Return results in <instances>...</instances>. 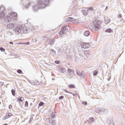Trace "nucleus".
I'll use <instances>...</instances> for the list:
<instances>
[{"instance_id": "nucleus-1", "label": "nucleus", "mask_w": 125, "mask_h": 125, "mask_svg": "<svg viewBox=\"0 0 125 125\" xmlns=\"http://www.w3.org/2000/svg\"><path fill=\"white\" fill-rule=\"evenodd\" d=\"M38 4L39 5H42V7H41V8H45L48 4H49V0H44L43 1L42 0H38L37 1Z\"/></svg>"}, {"instance_id": "nucleus-2", "label": "nucleus", "mask_w": 125, "mask_h": 125, "mask_svg": "<svg viewBox=\"0 0 125 125\" xmlns=\"http://www.w3.org/2000/svg\"><path fill=\"white\" fill-rule=\"evenodd\" d=\"M101 25V21H99L96 22L94 25V29L95 31H98L100 30V26Z\"/></svg>"}, {"instance_id": "nucleus-3", "label": "nucleus", "mask_w": 125, "mask_h": 125, "mask_svg": "<svg viewBox=\"0 0 125 125\" xmlns=\"http://www.w3.org/2000/svg\"><path fill=\"white\" fill-rule=\"evenodd\" d=\"M66 27L67 25H65L62 28V30L59 33L60 37H62V35H63V34H66V33H67V31H68V29L66 28Z\"/></svg>"}, {"instance_id": "nucleus-4", "label": "nucleus", "mask_w": 125, "mask_h": 125, "mask_svg": "<svg viewBox=\"0 0 125 125\" xmlns=\"http://www.w3.org/2000/svg\"><path fill=\"white\" fill-rule=\"evenodd\" d=\"M23 29L24 28L22 26H17L15 29V32L16 34H20Z\"/></svg>"}, {"instance_id": "nucleus-5", "label": "nucleus", "mask_w": 125, "mask_h": 125, "mask_svg": "<svg viewBox=\"0 0 125 125\" xmlns=\"http://www.w3.org/2000/svg\"><path fill=\"white\" fill-rule=\"evenodd\" d=\"M67 22H71V23H80L78 20L75 19L73 18L69 17L66 19Z\"/></svg>"}, {"instance_id": "nucleus-6", "label": "nucleus", "mask_w": 125, "mask_h": 125, "mask_svg": "<svg viewBox=\"0 0 125 125\" xmlns=\"http://www.w3.org/2000/svg\"><path fill=\"white\" fill-rule=\"evenodd\" d=\"M49 122L48 123V125H54L56 124L55 120L52 119H48Z\"/></svg>"}, {"instance_id": "nucleus-7", "label": "nucleus", "mask_w": 125, "mask_h": 125, "mask_svg": "<svg viewBox=\"0 0 125 125\" xmlns=\"http://www.w3.org/2000/svg\"><path fill=\"white\" fill-rule=\"evenodd\" d=\"M11 20H12V19L9 16H6L4 18V21H5V22H11Z\"/></svg>"}, {"instance_id": "nucleus-8", "label": "nucleus", "mask_w": 125, "mask_h": 125, "mask_svg": "<svg viewBox=\"0 0 125 125\" xmlns=\"http://www.w3.org/2000/svg\"><path fill=\"white\" fill-rule=\"evenodd\" d=\"M14 27H15V25L14 23H9L7 25L6 28L8 29V30H9L12 29V28H14Z\"/></svg>"}, {"instance_id": "nucleus-9", "label": "nucleus", "mask_w": 125, "mask_h": 125, "mask_svg": "<svg viewBox=\"0 0 125 125\" xmlns=\"http://www.w3.org/2000/svg\"><path fill=\"white\" fill-rule=\"evenodd\" d=\"M42 9L41 7H39V6H38V5H35L34 6H33V11L36 12V11H38V10L39 9Z\"/></svg>"}, {"instance_id": "nucleus-10", "label": "nucleus", "mask_w": 125, "mask_h": 125, "mask_svg": "<svg viewBox=\"0 0 125 125\" xmlns=\"http://www.w3.org/2000/svg\"><path fill=\"white\" fill-rule=\"evenodd\" d=\"M50 53L51 55H52V56H53L54 57H55V56L56 55V52L52 49H51L50 50Z\"/></svg>"}, {"instance_id": "nucleus-11", "label": "nucleus", "mask_w": 125, "mask_h": 125, "mask_svg": "<svg viewBox=\"0 0 125 125\" xmlns=\"http://www.w3.org/2000/svg\"><path fill=\"white\" fill-rule=\"evenodd\" d=\"M99 111H100V112H101V113H102L104 115H107V114L108 112V111L107 109H100L99 110Z\"/></svg>"}, {"instance_id": "nucleus-12", "label": "nucleus", "mask_w": 125, "mask_h": 125, "mask_svg": "<svg viewBox=\"0 0 125 125\" xmlns=\"http://www.w3.org/2000/svg\"><path fill=\"white\" fill-rule=\"evenodd\" d=\"M12 116V114L11 113H8L6 114L5 116L4 117V120H6V119H8V118H10Z\"/></svg>"}, {"instance_id": "nucleus-13", "label": "nucleus", "mask_w": 125, "mask_h": 125, "mask_svg": "<svg viewBox=\"0 0 125 125\" xmlns=\"http://www.w3.org/2000/svg\"><path fill=\"white\" fill-rule=\"evenodd\" d=\"M83 48H88L89 47V44L87 43H83L82 45Z\"/></svg>"}, {"instance_id": "nucleus-14", "label": "nucleus", "mask_w": 125, "mask_h": 125, "mask_svg": "<svg viewBox=\"0 0 125 125\" xmlns=\"http://www.w3.org/2000/svg\"><path fill=\"white\" fill-rule=\"evenodd\" d=\"M89 53H90L89 51H88V50L84 51V55L85 57H86L87 58V57H89Z\"/></svg>"}, {"instance_id": "nucleus-15", "label": "nucleus", "mask_w": 125, "mask_h": 125, "mask_svg": "<svg viewBox=\"0 0 125 125\" xmlns=\"http://www.w3.org/2000/svg\"><path fill=\"white\" fill-rule=\"evenodd\" d=\"M17 102H19V104H21V102H23L24 101V98L21 97L20 98H19L17 100Z\"/></svg>"}, {"instance_id": "nucleus-16", "label": "nucleus", "mask_w": 125, "mask_h": 125, "mask_svg": "<svg viewBox=\"0 0 125 125\" xmlns=\"http://www.w3.org/2000/svg\"><path fill=\"white\" fill-rule=\"evenodd\" d=\"M48 42L49 43V44H50V45H52V44L54 43V39H49Z\"/></svg>"}, {"instance_id": "nucleus-17", "label": "nucleus", "mask_w": 125, "mask_h": 125, "mask_svg": "<svg viewBox=\"0 0 125 125\" xmlns=\"http://www.w3.org/2000/svg\"><path fill=\"white\" fill-rule=\"evenodd\" d=\"M83 15H87L88 14V10L87 9L83 10Z\"/></svg>"}, {"instance_id": "nucleus-18", "label": "nucleus", "mask_w": 125, "mask_h": 125, "mask_svg": "<svg viewBox=\"0 0 125 125\" xmlns=\"http://www.w3.org/2000/svg\"><path fill=\"white\" fill-rule=\"evenodd\" d=\"M4 10H5V8H4V6L1 5L0 7V13H4Z\"/></svg>"}, {"instance_id": "nucleus-19", "label": "nucleus", "mask_w": 125, "mask_h": 125, "mask_svg": "<svg viewBox=\"0 0 125 125\" xmlns=\"http://www.w3.org/2000/svg\"><path fill=\"white\" fill-rule=\"evenodd\" d=\"M68 72L69 76H71V75H73V74H74V70H72L70 69H68Z\"/></svg>"}, {"instance_id": "nucleus-20", "label": "nucleus", "mask_w": 125, "mask_h": 125, "mask_svg": "<svg viewBox=\"0 0 125 125\" xmlns=\"http://www.w3.org/2000/svg\"><path fill=\"white\" fill-rule=\"evenodd\" d=\"M84 36H85V37H88V36L89 35V31H86L84 32L83 33Z\"/></svg>"}, {"instance_id": "nucleus-21", "label": "nucleus", "mask_w": 125, "mask_h": 125, "mask_svg": "<svg viewBox=\"0 0 125 125\" xmlns=\"http://www.w3.org/2000/svg\"><path fill=\"white\" fill-rule=\"evenodd\" d=\"M10 16H12V17H14V16H17V13H16V12H11L10 14Z\"/></svg>"}, {"instance_id": "nucleus-22", "label": "nucleus", "mask_w": 125, "mask_h": 125, "mask_svg": "<svg viewBox=\"0 0 125 125\" xmlns=\"http://www.w3.org/2000/svg\"><path fill=\"white\" fill-rule=\"evenodd\" d=\"M0 19H4V13H0Z\"/></svg>"}, {"instance_id": "nucleus-23", "label": "nucleus", "mask_w": 125, "mask_h": 125, "mask_svg": "<svg viewBox=\"0 0 125 125\" xmlns=\"http://www.w3.org/2000/svg\"><path fill=\"white\" fill-rule=\"evenodd\" d=\"M106 33H113V30L111 28H108L105 30Z\"/></svg>"}, {"instance_id": "nucleus-24", "label": "nucleus", "mask_w": 125, "mask_h": 125, "mask_svg": "<svg viewBox=\"0 0 125 125\" xmlns=\"http://www.w3.org/2000/svg\"><path fill=\"white\" fill-rule=\"evenodd\" d=\"M89 122H91V123H93V122H94L95 119L94 118L91 117L90 118H89Z\"/></svg>"}, {"instance_id": "nucleus-25", "label": "nucleus", "mask_w": 125, "mask_h": 125, "mask_svg": "<svg viewBox=\"0 0 125 125\" xmlns=\"http://www.w3.org/2000/svg\"><path fill=\"white\" fill-rule=\"evenodd\" d=\"M30 5H31V3L30 2L28 3L25 6L26 9H28V8H29V6H30Z\"/></svg>"}, {"instance_id": "nucleus-26", "label": "nucleus", "mask_w": 125, "mask_h": 125, "mask_svg": "<svg viewBox=\"0 0 125 125\" xmlns=\"http://www.w3.org/2000/svg\"><path fill=\"white\" fill-rule=\"evenodd\" d=\"M66 72V69L65 68H61V73H65Z\"/></svg>"}, {"instance_id": "nucleus-27", "label": "nucleus", "mask_w": 125, "mask_h": 125, "mask_svg": "<svg viewBox=\"0 0 125 125\" xmlns=\"http://www.w3.org/2000/svg\"><path fill=\"white\" fill-rule=\"evenodd\" d=\"M98 74V71L97 70H95L93 73V76H97Z\"/></svg>"}, {"instance_id": "nucleus-28", "label": "nucleus", "mask_w": 125, "mask_h": 125, "mask_svg": "<svg viewBox=\"0 0 125 125\" xmlns=\"http://www.w3.org/2000/svg\"><path fill=\"white\" fill-rule=\"evenodd\" d=\"M29 83H31V84H33V85H37V83L36 82H32V81H29Z\"/></svg>"}, {"instance_id": "nucleus-29", "label": "nucleus", "mask_w": 125, "mask_h": 125, "mask_svg": "<svg viewBox=\"0 0 125 125\" xmlns=\"http://www.w3.org/2000/svg\"><path fill=\"white\" fill-rule=\"evenodd\" d=\"M110 21H111V20L110 19H107L106 21H105V23L109 24V23H110Z\"/></svg>"}, {"instance_id": "nucleus-30", "label": "nucleus", "mask_w": 125, "mask_h": 125, "mask_svg": "<svg viewBox=\"0 0 125 125\" xmlns=\"http://www.w3.org/2000/svg\"><path fill=\"white\" fill-rule=\"evenodd\" d=\"M87 10H90V11H93V10H94V9H93V7H92L87 8Z\"/></svg>"}, {"instance_id": "nucleus-31", "label": "nucleus", "mask_w": 125, "mask_h": 125, "mask_svg": "<svg viewBox=\"0 0 125 125\" xmlns=\"http://www.w3.org/2000/svg\"><path fill=\"white\" fill-rule=\"evenodd\" d=\"M68 87H69V88H75V85H74L70 84V85H68Z\"/></svg>"}, {"instance_id": "nucleus-32", "label": "nucleus", "mask_w": 125, "mask_h": 125, "mask_svg": "<svg viewBox=\"0 0 125 125\" xmlns=\"http://www.w3.org/2000/svg\"><path fill=\"white\" fill-rule=\"evenodd\" d=\"M11 92H12V95H13V96H15V90L14 89H12L11 90Z\"/></svg>"}, {"instance_id": "nucleus-33", "label": "nucleus", "mask_w": 125, "mask_h": 125, "mask_svg": "<svg viewBox=\"0 0 125 125\" xmlns=\"http://www.w3.org/2000/svg\"><path fill=\"white\" fill-rule=\"evenodd\" d=\"M83 72H77V74L78 76H80V77H82Z\"/></svg>"}, {"instance_id": "nucleus-34", "label": "nucleus", "mask_w": 125, "mask_h": 125, "mask_svg": "<svg viewBox=\"0 0 125 125\" xmlns=\"http://www.w3.org/2000/svg\"><path fill=\"white\" fill-rule=\"evenodd\" d=\"M29 105V103H28V101H26L25 103V107H28Z\"/></svg>"}, {"instance_id": "nucleus-35", "label": "nucleus", "mask_w": 125, "mask_h": 125, "mask_svg": "<svg viewBox=\"0 0 125 125\" xmlns=\"http://www.w3.org/2000/svg\"><path fill=\"white\" fill-rule=\"evenodd\" d=\"M0 50H1V51H2V52L5 51V49L2 47L0 48Z\"/></svg>"}, {"instance_id": "nucleus-36", "label": "nucleus", "mask_w": 125, "mask_h": 125, "mask_svg": "<svg viewBox=\"0 0 125 125\" xmlns=\"http://www.w3.org/2000/svg\"><path fill=\"white\" fill-rule=\"evenodd\" d=\"M17 72L18 73V74H22V70L20 69H18L17 70Z\"/></svg>"}, {"instance_id": "nucleus-37", "label": "nucleus", "mask_w": 125, "mask_h": 125, "mask_svg": "<svg viewBox=\"0 0 125 125\" xmlns=\"http://www.w3.org/2000/svg\"><path fill=\"white\" fill-rule=\"evenodd\" d=\"M81 77H82L83 78H85V74L82 72V75H81Z\"/></svg>"}, {"instance_id": "nucleus-38", "label": "nucleus", "mask_w": 125, "mask_h": 125, "mask_svg": "<svg viewBox=\"0 0 125 125\" xmlns=\"http://www.w3.org/2000/svg\"><path fill=\"white\" fill-rule=\"evenodd\" d=\"M55 114H54V113H52L51 114V118H55Z\"/></svg>"}, {"instance_id": "nucleus-39", "label": "nucleus", "mask_w": 125, "mask_h": 125, "mask_svg": "<svg viewBox=\"0 0 125 125\" xmlns=\"http://www.w3.org/2000/svg\"><path fill=\"white\" fill-rule=\"evenodd\" d=\"M42 105H43V102H41L39 103V106H42Z\"/></svg>"}, {"instance_id": "nucleus-40", "label": "nucleus", "mask_w": 125, "mask_h": 125, "mask_svg": "<svg viewBox=\"0 0 125 125\" xmlns=\"http://www.w3.org/2000/svg\"><path fill=\"white\" fill-rule=\"evenodd\" d=\"M13 17V19H14V20H17V16H14Z\"/></svg>"}, {"instance_id": "nucleus-41", "label": "nucleus", "mask_w": 125, "mask_h": 125, "mask_svg": "<svg viewBox=\"0 0 125 125\" xmlns=\"http://www.w3.org/2000/svg\"><path fill=\"white\" fill-rule=\"evenodd\" d=\"M63 91H65V92H67V93H70V94H72V93L69 92V91L66 90V89H64Z\"/></svg>"}, {"instance_id": "nucleus-42", "label": "nucleus", "mask_w": 125, "mask_h": 125, "mask_svg": "<svg viewBox=\"0 0 125 125\" xmlns=\"http://www.w3.org/2000/svg\"><path fill=\"white\" fill-rule=\"evenodd\" d=\"M63 98H64V96H60V97L59 98V99L61 100V99H63Z\"/></svg>"}, {"instance_id": "nucleus-43", "label": "nucleus", "mask_w": 125, "mask_h": 125, "mask_svg": "<svg viewBox=\"0 0 125 125\" xmlns=\"http://www.w3.org/2000/svg\"><path fill=\"white\" fill-rule=\"evenodd\" d=\"M23 44H26V45H29V44H30V42H27L23 43Z\"/></svg>"}, {"instance_id": "nucleus-44", "label": "nucleus", "mask_w": 125, "mask_h": 125, "mask_svg": "<svg viewBox=\"0 0 125 125\" xmlns=\"http://www.w3.org/2000/svg\"><path fill=\"white\" fill-rule=\"evenodd\" d=\"M4 83L2 82H0V87L2 86L3 85Z\"/></svg>"}, {"instance_id": "nucleus-45", "label": "nucleus", "mask_w": 125, "mask_h": 125, "mask_svg": "<svg viewBox=\"0 0 125 125\" xmlns=\"http://www.w3.org/2000/svg\"><path fill=\"white\" fill-rule=\"evenodd\" d=\"M23 33H28V30L26 29L25 30H23Z\"/></svg>"}, {"instance_id": "nucleus-46", "label": "nucleus", "mask_w": 125, "mask_h": 125, "mask_svg": "<svg viewBox=\"0 0 125 125\" xmlns=\"http://www.w3.org/2000/svg\"><path fill=\"white\" fill-rule=\"evenodd\" d=\"M9 109H12V105L11 104H10L9 106Z\"/></svg>"}, {"instance_id": "nucleus-47", "label": "nucleus", "mask_w": 125, "mask_h": 125, "mask_svg": "<svg viewBox=\"0 0 125 125\" xmlns=\"http://www.w3.org/2000/svg\"><path fill=\"white\" fill-rule=\"evenodd\" d=\"M83 104H84V105H87V103L84 102V103H83Z\"/></svg>"}, {"instance_id": "nucleus-48", "label": "nucleus", "mask_w": 125, "mask_h": 125, "mask_svg": "<svg viewBox=\"0 0 125 125\" xmlns=\"http://www.w3.org/2000/svg\"><path fill=\"white\" fill-rule=\"evenodd\" d=\"M55 63H56L57 64H58L59 63V61H56Z\"/></svg>"}, {"instance_id": "nucleus-49", "label": "nucleus", "mask_w": 125, "mask_h": 125, "mask_svg": "<svg viewBox=\"0 0 125 125\" xmlns=\"http://www.w3.org/2000/svg\"><path fill=\"white\" fill-rule=\"evenodd\" d=\"M119 18H122V15H120L119 16Z\"/></svg>"}, {"instance_id": "nucleus-50", "label": "nucleus", "mask_w": 125, "mask_h": 125, "mask_svg": "<svg viewBox=\"0 0 125 125\" xmlns=\"http://www.w3.org/2000/svg\"><path fill=\"white\" fill-rule=\"evenodd\" d=\"M18 44H19V45H20V44H23V43H18Z\"/></svg>"}, {"instance_id": "nucleus-51", "label": "nucleus", "mask_w": 125, "mask_h": 125, "mask_svg": "<svg viewBox=\"0 0 125 125\" xmlns=\"http://www.w3.org/2000/svg\"><path fill=\"white\" fill-rule=\"evenodd\" d=\"M10 44H13V42H9Z\"/></svg>"}, {"instance_id": "nucleus-52", "label": "nucleus", "mask_w": 125, "mask_h": 125, "mask_svg": "<svg viewBox=\"0 0 125 125\" xmlns=\"http://www.w3.org/2000/svg\"><path fill=\"white\" fill-rule=\"evenodd\" d=\"M30 120L32 121L33 120V118H30Z\"/></svg>"}, {"instance_id": "nucleus-53", "label": "nucleus", "mask_w": 125, "mask_h": 125, "mask_svg": "<svg viewBox=\"0 0 125 125\" xmlns=\"http://www.w3.org/2000/svg\"><path fill=\"white\" fill-rule=\"evenodd\" d=\"M68 99H71V97H69V98H68Z\"/></svg>"}, {"instance_id": "nucleus-54", "label": "nucleus", "mask_w": 125, "mask_h": 125, "mask_svg": "<svg viewBox=\"0 0 125 125\" xmlns=\"http://www.w3.org/2000/svg\"><path fill=\"white\" fill-rule=\"evenodd\" d=\"M107 8H108V6H106V9H107Z\"/></svg>"}, {"instance_id": "nucleus-55", "label": "nucleus", "mask_w": 125, "mask_h": 125, "mask_svg": "<svg viewBox=\"0 0 125 125\" xmlns=\"http://www.w3.org/2000/svg\"><path fill=\"white\" fill-rule=\"evenodd\" d=\"M0 104H1V103L0 102Z\"/></svg>"}, {"instance_id": "nucleus-56", "label": "nucleus", "mask_w": 125, "mask_h": 125, "mask_svg": "<svg viewBox=\"0 0 125 125\" xmlns=\"http://www.w3.org/2000/svg\"><path fill=\"white\" fill-rule=\"evenodd\" d=\"M73 96L75 95V94H73Z\"/></svg>"}]
</instances>
